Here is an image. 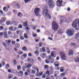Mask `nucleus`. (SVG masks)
I'll use <instances>...</instances> for the list:
<instances>
[{
  "mask_svg": "<svg viewBox=\"0 0 79 79\" xmlns=\"http://www.w3.org/2000/svg\"><path fill=\"white\" fill-rule=\"evenodd\" d=\"M72 27H74L76 30H79V19H77L73 23Z\"/></svg>",
  "mask_w": 79,
  "mask_h": 79,
  "instance_id": "1",
  "label": "nucleus"
},
{
  "mask_svg": "<svg viewBox=\"0 0 79 79\" xmlns=\"http://www.w3.org/2000/svg\"><path fill=\"white\" fill-rule=\"evenodd\" d=\"M46 2L49 6L50 8L52 9L54 7V3L52 0H46Z\"/></svg>",
  "mask_w": 79,
  "mask_h": 79,
  "instance_id": "2",
  "label": "nucleus"
},
{
  "mask_svg": "<svg viewBox=\"0 0 79 79\" xmlns=\"http://www.w3.org/2000/svg\"><path fill=\"white\" fill-rule=\"evenodd\" d=\"M74 30L73 28H70L67 30L66 33L69 36H73L74 34Z\"/></svg>",
  "mask_w": 79,
  "mask_h": 79,
  "instance_id": "3",
  "label": "nucleus"
},
{
  "mask_svg": "<svg viewBox=\"0 0 79 79\" xmlns=\"http://www.w3.org/2000/svg\"><path fill=\"white\" fill-rule=\"evenodd\" d=\"M52 29L54 31H56L58 30V24L56 22L53 21L52 22Z\"/></svg>",
  "mask_w": 79,
  "mask_h": 79,
  "instance_id": "4",
  "label": "nucleus"
},
{
  "mask_svg": "<svg viewBox=\"0 0 79 79\" xmlns=\"http://www.w3.org/2000/svg\"><path fill=\"white\" fill-rule=\"evenodd\" d=\"M43 15H44L45 16H47V15L48 14V7H45L43 10Z\"/></svg>",
  "mask_w": 79,
  "mask_h": 79,
  "instance_id": "5",
  "label": "nucleus"
},
{
  "mask_svg": "<svg viewBox=\"0 0 79 79\" xmlns=\"http://www.w3.org/2000/svg\"><path fill=\"white\" fill-rule=\"evenodd\" d=\"M60 54L61 56V58L62 60H67V57L65 55V53L61 52H60Z\"/></svg>",
  "mask_w": 79,
  "mask_h": 79,
  "instance_id": "6",
  "label": "nucleus"
},
{
  "mask_svg": "<svg viewBox=\"0 0 79 79\" xmlns=\"http://www.w3.org/2000/svg\"><path fill=\"white\" fill-rule=\"evenodd\" d=\"M40 9L38 8H36L34 10L35 15L36 16L39 15V12L40 11Z\"/></svg>",
  "mask_w": 79,
  "mask_h": 79,
  "instance_id": "7",
  "label": "nucleus"
},
{
  "mask_svg": "<svg viewBox=\"0 0 79 79\" xmlns=\"http://www.w3.org/2000/svg\"><path fill=\"white\" fill-rule=\"evenodd\" d=\"M59 17H60V20L59 22L60 24H61L64 21H65L66 20V19L65 18L61 16V15H59Z\"/></svg>",
  "mask_w": 79,
  "mask_h": 79,
  "instance_id": "8",
  "label": "nucleus"
},
{
  "mask_svg": "<svg viewBox=\"0 0 79 79\" xmlns=\"http://www.w3.org/2000/svg\"><path fill=\"white\" fill-rule=\"evenodd\" d=\"M62 2L63 1L62 0H59L56 1V3H57V5L58 6H61L62 5Z\"/></svg>",
  "mask_w": 79,
  "mask_h": 79,
  "instance_id": "9",
  "label": "nucleus"
},
{
  "mask_svg": "<svg viewBox=\"0 0 79 79\" xmlns=\"http://www.w3.org/2000/svg\"><path fill=\"white\" fill-rule=\"evenodd\" d=\"M75 39L79 41V33H78L76 34Z\"/></svg>",
  "mask_w": 79,
  "mask_h": 79,
  "instance_id": "10",
  "label": "nucleus"
},
{
  "mask_svg": "<svg viewBox=\"0 0 79 79\" xmlns=\"http://www.w3.org/2000/svg\"><path fill=\"white\" fill-rule=\"evenodd\" d=\"M68 55L69 56L73 55V51L72 50H69L68 52Z\"/></svg>",
  "mask_w": 79,
  "mask_h": 79,
  "instance_id": "11",
  "label": "nucleus"
},
{
  "mask_svg": "<svg viewBox=\"0 0 79 79\" xmlns=\"http://www.w3.org/2000/svg\"><path fill=\"white\" fill-rule=\"evenodd\" d=\"M6 19V18L3 17L2 18L1 21L2 22H5Z\"/></svg>",
  "mask_w": 79,
  "mask_h": 79,
  "instance_id": "12",
  "label": "nucleus"
},
{
  "mask_svg": "<svg viewBox=\"0 0 79 79\" xmlns=\"http://www.w3.org/2000/svg\"><path fill=\"white\" fill-rule=\"evenodd\" d=\"M22 49V50H23V51H24L25 52H26L27 51V49L26 47L25 46L23 47Z\"/></svg>",
  "mask_w": 79,
  "mask_h": 79,
  "instance_id": "13",
  "label": "nucleus"
},
{
  "mask_svg": "<svg viewBox=\"0 0 79 79\" xmlns=\"http://www.w3.org/2000/svg\"><path fill=\"white\" fill-rule=\"evenodd\" d=\"M75 61L76 62H79V58L78 57H77L75 58Z\"/></svg>",
  "mask_w": 79,
  "mask_h": 79,
  "instance_id": "14",
  "label": "nucleus"
},
{
  "mask_svg": "<svg viewBox=\"0 0 79 79\" xmlns=\"http://www.w3.org/2000/svg\"><path fill=\"white\" fill-rule=\"evenodd\" d=\"M24 38L25 39H29V36L27 35V33H24Z\"/></svg>",
  "mask_w": 79,
  "mask_h": 79,
  "instance_id": "15",
  "label": "nucleus"
},
{
  "mask_svg": "<svg viewBox=\"0 0 79 79\" xmlns=\"http://www.w3.org/2000/svg\"><path fill=\"white\" fill-rule=\"evenodd\" d=\"M8 77L9 79H11V78H13V75L11 74H9L8 75Z\"/></svg>",
  "mask_w": 79,
  "mask_h": 79,
  "instance_id": "16",
  "label": "nucleus"
},
{
  "mask_svg": "<svg viewBox=\"0 0 79 79\" xmlns=\"http://www.w3.org/2000/svg\"><path fill=\"white\" fill-rule=\"evenodd\" d=\"M64 70V67H62L60 68V72H63Z\"/></svg>",
  "mask_w": 79,
  "mask_h": 79,
  "instance_id": "17",
  "label": "nucleus"
},
{
  "mask_svg": "<svg viewBox=\"0 0 79 79\" xmlns=\"http://www.w3.org/2000/svg\"><path fill=\"white\" fill-rule=\"evenodd\" d=\"M31 66H32V65H31V64H28L26 66V67H27V68L29 69L30 68H31Z\"/></svg>",
  "mask_w": 79,
  "mask_h": 79,
  "instance_id": "18",
  "label": "nucleus"
},
{
  "mask_svg": "<svg viewBox=\"0 0 79 79\" xmlns=\"http://www.w3.org/2000/svg\"><path fill=\"white\" fill-rule=\"evenodd\" d=\"M47 16L48 17V19H51V18H52V17H51V16H50V15L48 14L46 16Z\"/></svg>",
  "mask_w": 79,
  "mask_h": 79,
  "instance_id": "19",
  "label": "nucleus"
},
{
  "mask_svg": "<svg viewBox=\"0 0 79 79\" xmlns=\"http://www.w3.org/2000/svg\"><path fill=\"white\" fill-rule=\"evenodd\" d=\"M18 53L19 55H22L23 53V52L21 51H18Z\"/></svg>",
  "mask_w": 79,
  "mask_h": 79,
  "instance_id": "20",
  "label": "nucleus"
},
{
  "mask_svg": "<svg viewBox=\"0 0 79 79\" xmlns=\"http://www.w3.org/2000/svg\"><path fill=\"white\" fill-rule=\"evenodd\" d=\"M15 24L16 22L15 21H11L10 22V24Z\"/></svg>",
  "mask_w": 79,
  "mask_h": 79,
  "instance_id": "21",
  "label": "nucleus"
},
{
  "mask_svg": "<svg viewBox=\"0 0 79 79\" xmlns=\"http://www.w3.org/2000/svg\"><path fill=\"white\" fill-rule=\"evenodd\" d=\"M14 5H15L16 6H17L19 8V7H20V5L17 3H15L14 4Z\"/></svg>",
  "mask_w": 79,
  "mask_h": 79,
  "instance_id": "22",
  "label": "nucleus"
},
{
  "mask_svg": "<svg viewBox=\"0 0 79 79\" xmlns=\"http://www.w3.org/2000/svg\"><path fill=\"white\" fill-rule=\"evenodd\" d=\"M34 69L35 70H36L37 72V73H39V69L38 68V67H36L34 68Z\"/></svg>",
  "mask_w": 79,
  "mask_h": 79,
  "instance_id": "23",
  "label": "nucleus"
},
{
  "mask_svg": "<svg viewBox=\"0 0 79 79\" xmlns=\"http://www.w3.org/2000/svg\"><path fill=\"white\" fill-rule=\"evenodd\" d=\"M15 46L17 48H18L19 47V46H20V45H19V44L18 43H17L15 44Z\"/></svg>",
  "mask_w": 79,
  "mask_h": 79,
  "instance_id": "24",
  "label": "nucleus"
},
{
  "mask_svg": "<svg viewBox=\"0 0 79 79\" xmlns=\"http://www.w3.org/2000/svg\"><path fill=\"white\" fill-rule=\"evenodd\" d=\"M27 25V22H25L24 23H23V26H26Z\"/></svg>",
  "mask_w": 79,
  "mask_h": 79,
  "instance_id": "25",
  "label": "nucleus"
},
{
  "mask_svg": "<svg viewBox=\"0 0 79 79\" xmlns=\"http://www.w3.org/2000/svg\"><path fill=\"white\" fill-rule=\"evenodd\" d=\"M35 76H37V77H40V75H39V73H35Z\"/></svg>",
  "mask_w": 79,
  "mask_h": 79,
  "instance_id": "26",
  "label": "nucleus"
},
{
  "mask_svg": "<svg viewBox=\"0 0 79 79\" xmlns=\"http://www.w3.org/2000/svg\"><path fill=\"white\" fill-rule=\"evenodd\" d=\"M31 73L32 74H35V71L34 70H32Z\"/></svg>",
  "mask_w": 79,
  "mask_h": 79,
  "instance_id": "27",
  "label": "nucleus"
},
{
  "mask_svg": "<svg viewBox=\"0 0 79 79\" xmlns=\"http://www.w3.org/2000/svg\"><path fill=\"white\" fill-rule=\"evenodd\" d=\"M48 67L49 66L48 65H44V69H47V68H48Z\"/></svg>",
  "mask_w": 79,
  "mask_h": 79,
  "instance_id": "28",
  "label": "nucleus"
},
{
  "mask_svg": "<svg viewBox=\"0 0 79 79\" xmlns=\"http://www.w3.org/2000/svg\"><path fill=\"white\" fill-rule=\"evenodd\" d=\"M54 55H55V53H54V52L53 51L52 52L51 55V56H52V57H53V56H54Z\"/></svg>",
  "mask_w": 79,
  "mask_h": 79,
  "instance_id": "29",
  "label": "nucleus"
},
{
  "mask_svg": "<svg viewBox=\"0 0 79 79\" xmlns=\"http://www.w3.org/2000/svg\"><path fill=\"white\" fill-rule=\"evenodd\" d=\"M16 41H12L11 44L12 45H15V43Z\"/></svg>",
  "mask_w": 79,
  "mask_h": 79,
  "instance_id": "30",
  "label": "nucleus"
},
{
  "mask_svg": "<svg viewBox=\"0 0 79 79\" xmlns=\"http://www.w3.org/2000/svg\"><path fill=\"white\" fill-rule=\"evenodd\" d=\"M6 42H8V43L10 44L11 43V40H6Z\"/></svg>",
  "mask_w": 79,
  "mask_h": 79,
  "instance_id": "31",
  "label": "nucleus"
},
{
  "mask_svg": "<svg viewBox=\"0 0 79 79\" xmlns=\"http://www.w3.org/2000/svg\"><path fill=\"white\" fill-rule=\"evenodd\" d=\"M20 39L21 40H24V36H22L20 37Z\"/></svg>",
  "mask_w": 79,
  "mask_h": 79,
  "instance_id": "32",
  "label": "nucleus"
},
{
  "mask_svg": "<svg viewBox=\"0 0 79 79\" xmlns=\"http://www.w3.org/2000/svg\"><path fill=\"white\" fill-rule=\"evenodd\" d=\"M41 55H43V56H46V54L45 53H43L42 54H41Z\"/></svg>",
  "mask_w": 79,
  "mask_h": 79,
  "instance_id": "33",
  "label": "nucleus"
},
{
  "mask_svg": "<svg viewBox=\"0 0 79 79\" xmlns=\"http://www.w3.org/2000/svg\"><path fill=\"white\" fill-rule=\"evenodd\" d=\"M31 0H25V3H27V2H30V1H31Z\"/></svg>",
  "mask_w": 79,
  "mask_h": 79,
  "instance_id": "34",
  "label": "nucleus"
},
{
  "mask_svg": "<svg viewBox=\"0 0 79 79\" xmlns=\"http://www.w3.org/2000/svg\"><path fill=\"white\" fill-rule=\"evenodd\" d=\"M6 23L7 25H9V24H10V22L9 21L6 22Z\"/></svg>",
  "mask_w": 79,
  "mask_h": 79,
  "instance_id": "35",
  "label": "nucleus"
},
{
  "mask_svg": "<svg viewBox=\"0 0 79 79\" xmlns=\"http://www.w3.org/2000/svg\"><path fill=\"white\" fill-rule=\"evenodd\" d=\"M13 62H14V63L15 64H16L17 63V61H16V60H14Z\"/></svg>",
  "mask_w": 79,
  "mask_h": 79,
  "instance_id": "36",
  "label": "nucleus"
},
{
  "mask_svg": "<svg viewBox=\"0 0 79 79\" xmlns=\"http://www.w3.org/2000/svg\"><path fill=\"white\" fill-rule=\"evenodd\" d=\"M6 67L7 68H10V65L8 64H6Z\"/></svg>",
  "mask_w": 79,
  "mask_h": 79,
  "instance_id": "37",
  "label": "nucleus"
},
{
  "mask_svg": "<svg viewBox=\"0 0 79 79\" xmlns=\"http://www.w3.org/2000/svg\"><path fill=\"white\" fill-rule=\"evenodd\" d=\"M8 33L9 35H10V34H11V32L10 31H8Z\"/></svg>",
  "mask_w": 79,
  "mask_h": 79,
  "instance_id": "38",
  "label": "nucleus"
},
{
  "mask_svg": "<svg viewBox=\"0 0 79 79\" xmlns=\"http://www.w3.org/2000/svg\"><path fill=\"white\" fill-rule=\"evenodd\" d=\"M9 30H10V31H12L13 30V27H10L9 28Z\"/></svg>",
  "mask_w": 79,
  "mask_h": 79,
  "instance_id": "39",
  "label": "nucleus"
},
{
  "mask_svg": "<svg viewBox=\"0 0 79 79\" xmlns=\"http://www.w3.org/2000/svg\"><path fill=\"white\" fill-rule=\"evenodd\" d=\"M27 73H31V70H30V69H27Z\"/></svg>",
  "mask_w": 79,
  "mask_h": 79,
  "instance_id": "40",
  "label": "nucleus"
},
{
  "mask_svg": "<svg viewBox=\"0 0 79 79\" xmlns=\"http://www.w3.org/2000/svg\"><path fill=\"white\" fill-rule=\"evenodd\" d=\"M46 74H48V75H49L50 74V72H49V71H47L46 72Z\"/></svg>",
  "mask_w": 79,
  "mask_h": 79,
  "instance_id": "41",
  "label": "nucleus"
},
{
  "mask_svg": "<svg viewBox=\"0 0 79 79\" xmlns=\"http://www.w3.org/2000/svg\"><path fill=\"white\" fill-rule=\"evenodd\" d=\"M61 29H59L58 31V34H60V33H61Z\"/></svg>",
  "mask_w": 79,
  "mask_h": 79,
  "instance_id": "42",
  "label": "nucleus"
},
{
  "mask_svg": "<svg viewBox=\"0 0 79 79\" xmlns=\"http://www.w3.org/2000/svg\"><path fill=\"white\" fill-rule=\"evenodd\" d=\"M28 56H32V54L31 53H28Z\"/></svg>",
  "mask_w": 79,
  "mask_h": 79,
  "instance_id": "43",
  "label": "nucleus"
},
{
  "mask_svg": "<svg viewBox=\"0 0 79 79\" xmlns=\"http://www.w3.org/2000/svg\"><path fill=\"white\" fill-rule=\"evenodd\" d=\"M17 68L18 69H20V68H21V67L19 65H18L17 66Z\"/></svg>",
  "mask_w": 79,
  "mask_h": 79,
  "instance_id": "44",
  "label": "nucleus"
},
{
  "mask_svg": "<svg viewBox=\"0 0 79 79\" xmlns=\"http://www.w3.org/2000/svg\"><path fill=\"white\" fill-rule=\"evenodd\" d=\"M39 74L40 75V76H41L43 74V73L41 72L40 73H39Z\"/></svg>",
  "mask_w": 79,
  "mask_h": 79,
  "instance_id": "45",
  "label": "nucleus"
},
{
  "mask_svg": "<svg viewBox=\"0 0 79 79\" xmlns=\"http://www.w3.org/2000/svg\"><path fill=\"white\" fill-rule=\"evenodd\" d=\"M42 78H43V79H44L45 78V75L44 74L43 76L42 77Z\"/></svg>",
  "mask_w": 79,
  "mask_h": 79,
  "instance_id": "46",
  "label": "nucleus"
},
{
  "mask_svg": "<svg viewBox=\"0 0 79 79\" xmlns=\"http://www.w3.org/2000/svg\"><path fill=\"white\" fill-rule=\"evenodd\" d=\"M48 39L50 40H53V39L50 37H48Z\"/></svg>",
  "mask_w": 79,
  "mask_h": 79,
  "instance_id": "47",
  "label": "nucleus"
},
{
  "mask_svg": "<svg viewBox=\"0 0 79 79\" xmlns=\"http://www.w3.org/2000/svg\"><path fill=\"white\" fill-rule=\"evenodd\" d=\"M19 73L20 74H23V72L22 71H19Z\"/></svg>",
  "mask_w": 79,
  "mask_h": 79,
  "instance_id": "48",
  "label": "nucleus"
},
{
  "mask_svg": "<svg viewBox=\"0 0 79 79\" xmlns=\"http://www.w3.org/2000/svg\"><path fill=\"white\" fill-rule=\"evenodd\" d=\"M38 53V51H35L34 52L35 54H37Z\"/></svg>",
  "mask_w": 79,
  "mask_h": 79,
  "instance_id": "49",
  "label": "nucleus"
},
{
  "mask_svg": "<svg viewBox=\"0 0 79 79\" xmlns=\"http://www.w3.org/2000/svg\"><path fill=\"white\" fill-rule=\"evenodd\" d=\"M33 36L34 37H37V35L35 34H34L33 35Z\"/></svg>",
  "mask_w": 79,
  "mask_h": 79,
  "instance_id": "50",
  "label": "nucleus"
},
{
  "mask_svg": "<svg viewBox=\"0 0 79 79\" xmlns=\"http://www.w3.org/2000/svg\"><path fill=\"white\" fill-rule=\"evenodd\" d=\"M0 28L2 30L3 29V27L2 26H1L0 27Z\"/></svg>",
  "mask_w": 79,
  "mask_h": 79,
  "instance_id": "51",
  "label": "nucleus"
},
{
  "mask_svg": "<svg viewBox=\"0 0 79 79\" xmlns=\"http://www.w3.org/2000/svg\"><path fill=\"white\" fill-rule=\"evenodd\" d=\"M14 50H15V51L16 52L18 51V49L17 48H14Z\"/></svg>",
  "mask_w": 79,
  "mask_h": 79,
  "instance_id": "52",
  "label": "nucleus"
},
{
  "mask_svg": "<svg viewBox=\"0 0 79 79\" xmlns=\"http://www.w3.org/2000/svg\"><path fill=\"white\" fill-rule=\"evenodd\" d=\"M4 46H5V47L6 48V47H7V46L6 45V44L5 43H4L3 44Z\"/></svg>",
  "mask_w": 79,
  "mask_h": 79,
  "instance_id": "53",
  "label": "nucleus"
},
{
  "mask_svg": "<svg viewBox=\"0 0 79 79\" xmlns=\"http://www.w3.org/2000/svg\"><path fill=\"white\" fill-rule=\"evenodd\" d=\"M7 71L8 73H11V70L10 69H8Z\"/></svg>",
  "mask_w": 79,
  "mask_h": 79,
  "instance_id": "54",
  "label": "nucleus"
},
{
  "mask_svg": "<svg viewBox=\"0 0 79 79\" xmlns=\"http://www.w3.org/2000/svg\"><path fill=\"white\" fill-rule=\"evenodd\" d=\"M27 56V55H26V54H23V56H24V57H25V58Z\"/></svg>",
  "mask_w": 79,
  "mask_h": 79,
  "instance_id": "55",
  "label": "nucleus"
},
{
  "mask_svg": "<svg viewBox=\"0 0 79 79\" xmlns=\"http://www.w3.org/2000/svg\"><path fill=\"white\" fill-rule=\"evenodd\" d=\"M6 9V8L5 7H4L3 8V10H4V11H5Z\"/></svg>",
  "mask_w": 79,
  "mask_h": 79,
  "instance_id": "56",
  "label": "nucleus"
},
{
  "mask_svg": "<svg viewBox=\"0 0 79 79\" xmlns=\"http://www.w3.org/2000/svg\"><path fill=\"white\" fill-rule=\"evenodd\" d=\"M67 10L68 11H70V8L69 7H68Z\"/></svg>",
  "mask_w": 79,
  "mask_h": 79,
  "instance_id": "57",
  "label": "nucleus"
},
{
  "mask_svg": "<svg viewBox=\"0 0 79 79\" xmlns=\"http://www.w3.org/2000/svg\"><path fill=\"white\" fill-rule=\"evenodd\" d=\"M21 15V13H20V12L18 14V16H20Z\"/></svg>",
  "mask_w": 79,
  "mask_h": 79,
  "instance_id": "58",
  "label": "nucleus"
},
{
  "mask_svg": "<svg viewBox=\"0 0 79 79\" xmlns=\"http://www.w3.org/2000/svg\"><path fill=\"white\" fill-rule=\"evenodd\" d=\"M25 75L26 76H27L28 75V73H27V72H25Z\"/></svg>",
  "mask_w": 79,
  "mask_h": 79,
  "instance_id": "59",
  "label": "nucleus"
},
{
  "mask_svg": "<svg viewBox=\"0 0 79 79\" xmlns=\"http://www.w3.org/2000/svg\"><path fill=\"white\" fill-rule=\"evenodd\" d=\"M19 28H22V27H23V26L21 25H19Z\"/></svg>",
  "mask_w": 79,
  "mask_h": 79,
  "instance_id": "60",
  "label": "nucleus"
},
{
  "mask_svg": "<svg viewBox=\"0 0 79 79\" xmlns=\"http://www.w3.org/2000/svg\"><path fill=\"white\" fill-rule=\"evenodd\" d=\"M72 45H73L74 46H75V45H76V44L74 43H72Z\"/></svg>",
  "mask_w": 79,
  "mask_h": 79,
  "instance_id": "61",
  "label": "nucleus"
},
{
  "mask_svg": "<svg viewBox=\"0 0 79 79\" xmlns=\"http://www.w3.org/2000/svg\"><path fill=\"white\" fill-rule=\"evenodd\" d=\"M50 69L51 70H53V68L52 67H50Z\"/></svg>",
  "mask_w": 79,
  "mask_h": 79,
  "instance_id": "62",
  "label": "nucleus"
},
{
  "mask_svg": "<svg viewBox=\"0 0 79 79\" xmlns=\"http://www.w3.org/2000/svg\"><path fill=\"white\" fill-rule=\"evenodd\" d=\"M45 62L46 63H49V61H48V60H46L45 61Z\"/></svg>",
  "mask_w": 79,
  "mask_h": 79,
  "instance_id": "63",
  "label": "nucleus"
},
{
  "mask_svg": "<svg viewBox=\"0 0 79 79\" xmlns=\"http://www.w3.org/2000/svg\"><path fill=\"white\" fill-rule=\"evenodd\" d=\"M42 43H40L39 44V46L40 47H42Z\"/></svg>",
  "mask_w": 79,
  "mask_h": 79,
  "instance_id": "64",
  "label": "nucleus"
}]
</instances>
